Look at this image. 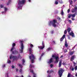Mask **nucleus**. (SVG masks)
I'll use <instances>...</instances> for the list:
<instances>
[{
  "instance_id": "nucleus-19",
  "label": "nucleus",
  "mask_w": 77,
  "mask_h": 77,
  "mask_svg": "<svg viewBox=\"0 0 77 77\" xmlns=\"http://www.w3.org/2000/svg\"><path fill=\"white\" fill-rule=\"evenodd\" d=\"M67 30L68 33H69V32H70V31H71V28H70V27L68 28Z\"/></svg>"
},
{
  "instance_id": "nucleus-18",
  "label": "nucleus",
  "mask_w": 77,
  "mask_h": 77,
  "mask_svg": "<svg viewBox=\"0 0 77 77\" xmlns=\"http://www.w3.org/2000/svg\"><path fill=\"white\" fill-rule=\"evenodd\" d=\"M17 59H18L20 58V59H21V55H20V54H19V55L17 56Z\"/></svg>"
},
{
  "instance_id": "nucleus-17",
  "label": "nucleus",
  "mask_w": 77,
  "mask_h": 77,
  "mask_svg": "<svg viewBox=\"0 0 77 77\" xmlns=\"http://www.w3.org/2000/svg\"><path fill=\"white\" fill-rule=\"evenodd\" d=\"M65 46L66 48L68 47V45L67 44V41H66V40H65Z\"/></svg>"
},
{
  "instance_id": "nucleus-21",
  "label": "nucleus",
  "mask_w": 77,
  "mask_h": 77,
  "mask_svg": "<svg viewBox=\"0 0 77 77\" xmlns=\"http://www.w3.org/2000/svg\"><path fill=\"white\" fill-rule=\"evenodd\" d=\"M61 15L63 16V15L64 14V13H63V10H61Z\"/></svg>"
},
{
  "instance_id": "nucleus-58",
  "label": "nucleus",
  "mask_w": 77,
  "mask_h": 77,
  "mask_svg": "<svg viewBox=\"0 0 77 77\" xmlns=\"http://www.w3.org/2000/svg\"><path fill=\"white\" fill-rule=\"evenodd\" d=\"M49 70H48L47 71V72L48 74V72H49Z\"/></svg>"
},
{
  "instance_id": "nucleus-56",
  "label": "nucleus",
  "mask_w": 77,
  "mask_h": 77,
  "mask_svg": "<svg viewBox=\"0 0 77 77\" xmlns=\"http://www.w3.org/2000/svg\"><path fill=\"white\" fill-rule=\"evenodd\" d=\"M9 4H10L9 2H8L7 4V5H9Z\"/></svg>"
},
{
  "instance_id": "nucleus-34",
  "label": "nucleus",
  "mask_w": 77,
  "mask_h": 77,
  "mask_svg": "<svg viewBox=\"0 0 77 77\" xmlns=\"http://www.w3.org/2000/svg\"><path fill=\"white\" fill-rule=\"evenodd\" d=\"M44 53H42V54H41V56L40 57H42L44 56Z\"/></svg>"
},
{
  "instance_id": "nucleus-37",
  "label": "nucleus",
  "mask_w": 77,
  "mask_h": 77,
  "mask_svg": "<svg viewBox=\"0 0 77 77\" xmlns=\"http://www.w3.org/2000/svg\"><path fill=\"white\" fill-rule=\"evenodd\" d=\"M67 77H71V76H70V74L69 73H68Z\"/></svg>"
},
{
  "instance_id": "nucleus-30",
  "label": "nucleus",
  "mask_w": 77,
  "mask_h": 77,
  "mask_svg": "<svg viewBox=\"0 0 77 77\" xmlns=\"http://www.w3.org/2000/svg\"><path fill=\"white\" fill-rule=\"evenodd\" d=\"M7 8H4V11L5 12H6L7 11Z\"/></svg>"
},
{
  "instance_id": "nucleus-60",
  "label": "nucleus",
  "mask_w": 77,
  "mask_h": 77,
  "mask_svg": "<svg viewBox=\"0 0 77 77\" xmlns=\"http://www.w3.org/2000/svg\"><path fill=\"white\" fill-rule=\"evenodd\" d=\"M3 67H5V64L4 65V66H3Z\"/></svg>"
},
{
  "instance_id": "nucleus-33",
  "label": "nucleus",
  "mask_w": 77,
  "mask_h": 77,
  "mask_svg": "<svg viewBox=\"0 0 77 77\" xmlns=\"http://www.w3.org/2000/svg\"><path fill=\"white\" fill-rule=\"evenodd\" d=\"M62 64L63 65H66V63L63 62L62 63Z\"/></svg>"
},
{
  "instance_id": "nucleus-45",
  "label": "nucleus",
  "mask_w": 77,
  "mask_h": 77,
  "mask_svg": "<svg viewBox=\"0 0 77 77\" xmlns=\"http://www.w3.org/2000/svg\"><path fill=\"white\" fill-rule=\"evenodd\" d=\"M69 23H71V20H69Z\"/></svg>"
},
{
  "instance_id": "nucleus-48",
  "label": "nucleus",
  "mask_w": 77,
  "mask_h": 77,
  "mask_svg": "<svg viewBox=\"0 0 77 77\" xmlns=\"http://www.w3.org/2000/svg\"><path fill=\"white\" fill-rule=\"evenodd\" d=\"M11 0H9V1L8 2L10 4L11 3Z\"/></svg>"
},
{
  "instance_id": "nucleus-62",
  "label": "nucleus",
  "mask_w": 77,
  "mask_h": 77,
  "mask_svg": "<svg viewBox=\"0 0 77 77\" xmlns=\"http://www.w3.org/2000/svg\"><path fill=\"white\" fill-rule=\"evenodd\" d=\"M68 39H70V37H68Z\"/></svg>"
},
{
  "instance_id": "nucleus-52",
  "label": "nucleus",
  "mask_w": 77,
  "mask_h": 77,
  "mask_svg": "<svg viewBox=\"0 0 77 77\" xmlns=\"http://www.w3.org/2000/svg\"><path fill=\"white\" fill-rule=\"evenodd\" d=\"M63 57V55H62L60 57V58H62Z\"/></svg>"
},
{
  "instance_id": "nucleus-10",
  "label": "nucleus",
  "mask_w": 77,
  "mask_h": 77,
  "mask_svg": "<svg viewBox=\"0 0 77 77\" xmlns=\"http://www.w3.org/2000/svg\"><path fill=\"white\" fill-rule=\"evenodd\" d=\"M15 45H16V44H15V43H13L12 45V47L11 49V51H13V50H14V49H15V47H15Z\"/></svg>"
},
{
  "instance_id": "nucleus-20",
  "label": "nucleus",
  "mask_w": 77,
  "mask_h": 77,
  "mask_svg": "<svg viewBox=\"0 0 77 77\" xmlns=\"http://www.w3.org/2000/svg\"><path fill=\"white\" fill-rule=\"evenodd\" d=\"M74 51L70 52L69 53V55H70V56L72 55V54H74Z\"/></svg>"
},
{
  "instance_id": "nucleus-22",
  "label": "nucleus",
  "mask_w": 77,
  "mask_h": 77,
  "mask_svg": "<svg viewBox=\"0 0 77 77\" xmlns=\"http://www.w3.org/2000/svg\"><path fill=\"white\" fill-rule=\"evenodd\" d=\"M76 12V10H75V9L74 8L72 9V12L73 13H74V12Z\"/></svg>"
},
{
  "instance_id": "nucleus-29",
  "label": "nucleus",
  "mask_w": 77,
  "mask_h": 77,
  "mask_svg": "<svg viewBox=\"0 0 77 77\" xmlns=\"http://www.w3.org/2000/svg\"><path fill=\"white\" fill-rule=\"evenodd\" d=\"M67 33V30H65L64 32V34L66 35Z\"/></svg>"
},
{
  "instance_id": "nucleus-59",
  "label": "nucleus",
  "mask_w": 77,
  "mask_h": 77,
  "mask_svg": "<svg viewBox=\"0 0 77 77\" xmlns=\"http://www.w3.org/2000/svg\"><path fill=\"white\" fill-rule=\"evenodd\" d=\"M28 77H31V76H30V75H28Z\"/></svg>"
},
{
  "instance_id": "nucleus-31",
  "label": "nucleus",
  "mask_w": 77,
  "mask_h": 77,
  "mask_svg": "<svg viewBox=\"0 0 77 77\" xmlns=\"http://www.w3.org/2000/svg\"><path fill=\"white\" fill-rule=\"evenodd\" d=\"M73 63L74 65V66H76V65H77V64L76 63H75L74 62H73Z\"/></svg>"
},
{
  "instance_id": "nucleus-32",
  "label": "nucleus",
  "mask_w": 77,
  "mask_h": 77,
  "mask_svg": "<svg viewBox=\"0 0 77 77\" xmlns=\"http://www.w3.org/2000/svg\"><path fill=\"white\" fill-rule=\"evenodd\" d=\"M52 43H53L54 45H55V44H56V42H55V41H53Z\"/></svg>"
},
{
  "instance_id": "nucleus-38",
  "label": "nucleus",
  "mask_w": 77,
  "mask_h": 77,
  "mask_svg": "<svg viewBox=\"0 0 77 77\" xmlns=\"http://www.w3.org/2000/svg\"><path fill=\"white\" fill-rule=\"evenodd\" d=\"M74 8L76 10H77V6L76 7V6H75L74 7Z\"/></svg>"
},
{
  "instance_id": "nucleus-42",
  "label": "nucleus",
  "mask_w": 77,
  "mask_h": 77,
  "mask_svg": "<svg viewBox=\"0 0 77 77\" xmlns=\"http://www.w3.org/2000/svg\"><path fill=\"white\" fill-rule=\"evenodd\" d=\"M75 70H77V66H76L75 67Z\"/></svg>"
},
{
  "instance_id": "nucleus-23",
  "label": "nucleus",
  "mask_w": 77,
  "mask_h": 77,
  "mask_svg": "<svg viewBox=\"0 0 77 77\" xmlns=\"http://www.w3.org/2000/svg\"><path fill=\"white\" fill-rule=\"evenodd\" d=\"M30 44V47L31 48H32V47H33V45H32V44H31L30 43L29 44Z\"/></svg>"
},
{
  "instance_id": "nucleus-63",
  "label": "nucleus",
  "mask_w": 77,
  "mask_h": 77,
  "mask_svg": "<svg viewBox=\"0 0 77 77\" xmlns=\"http://www.w3.org/2000/svg\"><path fill=\"white\" fill-rule=\"evenodd\" d=\"M75 76H76V77H77V74H76L75 75Z\"/></svg>"
},
{
  "instance_id": "nucleus-6",
  "label": "nucleus",
  "mask_w": 77,
  "mask_h": 77,
  "mask_svg": "<svg viewBox=\"0 0 77 77\" xmlns=\"http://www.w3.org/2000/svg\"><path fill=\"white\" fill-rule=\"evenodd\" d=\"M10 58L11 60H12V59H13V60H18V58H17V56H10Z\"/></svg>"
},
{
  "instance_id": "nucleus-39",
  "label": "nucleus",
  "mask_w": 77,
  "mask_h": 77,
  "mask_svg": "<svg viewBox=\"0 0 77 77\" xmlns=\"http://www.w3.org/2000/svg\"><path fill=\"white\" fill-rule=\"evenodd\" d=\"M70 5H72V1L71 0L70 1Z\"/></svg>"
},
{
  "instance_id": "nucleus-12",
  "label": "nucleus",
  "mask_w": 77,
  "mask_h": 77,
  "mask_svg": "<svg viewBox=\"0 0 77 77\" xmlns=\"http://www.w3.org/2000/svg\"><path fill=\"white\" fill-rule=\"evenodd\" d=\"M66 36V35H63V36L62 37L60 38V41L62 42L63 41V39H64L65 38Z\"/></svg>"
},
{
  "instance_id": "nucleus-13",
  "label": "nucleus",
  "mask_w": 77,
  "mask_h": 77,
  "mask_svg": "<svg viewBox=\"0 0 77 77\" xmlns=\"http://www.w3.org/2000/svg\"><path fill=\"white\" fill-rule=\"evenodd\" d=\"M19 66H20V67L21 68V69H20L19 70V72H22V68H23V66L21 65V64H19Z\"/></svg>"
},
{
  "instance_id": "nucleus-57",
  "label": "nucleus",
  "mask_w": 77,
  "mask_h": 77,
  "mask_svg": "<svg viewBox=\"0 0 77 77\" xmlns=\"http://www.w3.org/2000/svg\"><path fill=\"white\" fill-rule=\"evenodd\" d=\"M23 50H22V49H21V53H23Z\"/></svg>"
},
{
  "instance_id": "nucleus-44",
  "label": "nucleus",
  "mask_w": 77,
  "mask_h": 77,
  "mask_svg": "<svg viewBox=\"0 0 77 77\" xmlns=\"http://www.w3.org/2000/svg\"><path fill=\"white\" fill-rule=\"evenodd\" d=\"M53 64H51L50 65V66H51V68H52L53 67Z\"/></svg>"
},
{
  "instance_id": "nucleus-5",
  "label": "nucleus",
  "mask_w": 77,
  "mask_h": 77,
  "mask_svg": "<svg viewBox=\"0 0 77 77\" xmlns=\"http://www.w3.org/2000/svg\"><path fill=\"white\" fill-rule=\"evenodd\" d=\"M42 46H38V48H40V50H43L44 47H45V44L44 42V41L42 42Z\"/></svg>"
},
{
  "instance_id": "nucleus-61",
  "label": "nucleus",
  "mask_w": 77,
  "mask_h": 77,
  "mask_svg": "<svg viewBox=\"0 0 77 77\" xmlns=\"http://www.w3.org/2000/svg\"><path fill=\"white\" fill-rule=\"evenodd\" d=\"M29 2H31V1L30 0H28Z\"/></svg>"
},
{
  "instance_id": "nucleus-47",
  "label": "nucleus",
  "mask_w": 77,
  "mask_h": 77,
  "mask_svg": "<svg viewBox=\"0 0 77 77\" xmlns=\"http://www.w3.org/2000/svg\"><path fill=\"white\" fill-rule=\"evenodd\" d=\"M3 6H4L3 5H1V8H3Z\"/></svg>"
},
{
  "instance_id": "nucleus-14",
  "label": "nucleus",
  "mask_w": 77,
  "mask_h": 77,
  "mask_svg": "<svg viewBox=\"0 0 77 77\" xmlns=\"http://www.w3.org/2000/svg\"><path fill=\"white\" fill-rule=\"evenodd\" d=\"M69 35H71L72 37H75V36H74V32H73L72 31L71 32H70L69 33Z\"/></svg>"
},
{
  "instance_id": "nucleus-7",
  "label": "nucleus",
  "mask_w": 77,
  "mask_h": 77,
  "mask_svg": "<svg viewBox=\"0 0 77 77\" xmlns=\"http://www.w3.org/2000/svg\"><path fill=\"white\" fill-rule=\"evenodd\" d=\"M72 17V18H74L75 17V14H70L69 15L68 18H71V17Z\"/></svg>"
},
{
  "instance_id": "nucleus-46",
  "label": "nucleus",
  "mask_w": 77,
  "mask_h": 77,
  "mask_svg": "<svg viewBox=\"0 0 77 77\" xmlns=\"http://www.w3.org/2000/svg\"><path fill=\"white\" fill-rule=\"evenodd\" d=\"M74 70V67H73L72 69V71H73Z\"/></svg>"
},
{
  "instance_id": "nucleus-15",
  "label": "nucleus",
  "mask_w": 77,
  "mask_h": 77,
  "mask_svg": "<svg viewBox=\"0 0 77 77\" xmlns=\"http://www.w3.org/2000/svg\"><path fill=\"white\" fill-rule=\"evenodd\" d=\"M20 42L21 43V49L23 50V48H24V46H23V41H21Z\"/></svg>"
},
{
  "instance_id": "nucleus-3",
  "label": "nucleus",
  "mask_w": 77,
  "mask_h": 77,
  "mask_svg": "<svg viewBox=\"0 0 77 77\" xmlns=\"http://www.w3.org/2000/svg\"><path fill=\"white\" fill-rule=\"evenodd\" d=\"M57 23V21L56 20H53L52 21H50L49 23V26H51V24H52L53 27H56L57 26L56 23Z\"/></svg>"
},
{
  "instance_id": "nucleus-55",
  "label": "nucleus",
  "mask_w": 77,
  "mask_h": 77,
  "mask_svg": "<svg viewBox=\"0 0 77 77\" xmlns=\"http://www.w3.org/2000/svg\"><path fill=\"white\" fill-rule=\"evenodd\" d=\"M12 68H15V66H12Z\"/></svg>"
},
{
  "instance_id": "nucleus-24",
  "label": "nucleus",
  "mask_w": 77,
  "mask_h": 77,
  "mask_svg": "<svg viewBox=\"0 0 77 77\" xmlns=\"http://www.w3.org/2000/svg\"><path fill=\"white\" fill-rule=\"evenodd\" d=\"M57 0H56L55 2V5H57L58 4V2H57Z\"/></svg>"
},
{
  "instance_id": "nucleus-26",
  "label": "nucleus",
  "mask_w": 77,
  "mask_h": 77,
  "mask_svg": "<svg viewBox=\"0 0 77 77\" xmlns=\"http://www.w3.org/2000/svg\"><path fill=\"white\" fill-rule=\"evenodd\" d=\"M59 2H60V3H62L63 2L62 1V0H58Z\"/></svg>"
},
{
  "instance_id": "nucleus-64",
  "label": "nucleus",
  "mask_w": 77,
  "mask_h": 77,
  "mask_svg": "<svg viewBox=\"0 0 77 77\" xmlns=\"http://www.w3.org/2000/svg\"><path fill=\"white\" fill-rule=\"evenodd\" d=\"M21 77H24V76H23V75H22L21 76Z\"/></svg>"
},
{
  "instance_id": "nucleus-50",
  "label": "nucleus",
  "mask_w": 77,
  "mask_h": 77,
  "mask_svg": "<svg viewBox=\"0 0 77 77\" xmlns=\"http://www.w3.org/2000/svg\"><path fill=\"white\" fill-rule=\"evenodd\" d=\"M50 50H51V49L50 48H48V51H50Z\"/></svg>"
},
{
  "instance_id": "nucleus-25",
  "label": "nucleus",
  "mask_w": 77,
  "mask_h": 77,
  "mask_svg": "<svg viewBox=\"0 0 77 77\" xmlns=\"http://www.w3.org/2000/svg\"><path fill=\"white\" fill-rule=\"evenodd\" d=\"M30 72H32V74H33H33H35L34 73V72H34V71H33V70H30Z\"/></svg>"
},
{
  "instance_id": "nucleus-36",
  "label": "nucleus",
  "mask_w": 77,
  "mask_h": 77,
  "mask_svg": "<svg viewBox=\"0 0 77 77\" xmlns=\"http://www.w3.org/2000/svg\"><path fill=\"white\" fill-rule=\"evenodd\" d=\"M25 62V60L24 59H23V63H24Z\"/></svg>"
},
{
  "instance_id": "nucleus-41",
  "label": "nucleus",
  "mask_w": 77,
  "mask_h": 77,
  "mask_svg": "<svg viewBox=\"0 0 77 77\" xmlns=\"http://www.w3.org/2000/svg\"><path fill=\"white\" fill-rule=\"evenodd\" d=\"M67 50L66 49H65L64 50V52L65 53H66V52L67 51Z\"/></svg>"
},
{
  "instance_id": "nucleus-16",
  "label": "nucleus",
  "mask_w": 77,
  "mask_h": 77,
  "mask_svg": "<svg viewBox=\"0 0 77 77\" xmlns=\"http://www.w3.org/2000/svg\"><path fill=\"white\" fill-rule=\"evenodd\" d=\"M62 60H60L58 66L59 67H61V66H62Z\"/></svg>"
},
{
  "instance_id": "nucleus-27",
  "label": "nucleus",
  "mask_w": 77,
  "mask_h": 77,
  "mask_svg": "<svg viewBox=\"0 0 77 77\" xmlns=\"http://www.w3.org/2000/svg\"><path fill=\"white\" fill-rule=\"evenodd\" d=\"M54 72V71L53 70H51L50 71H49V73L50 74H51V72Z\"/></svg>"
},
{
  "instance_id": "nucleus-40",
  "label": "nucleus",
  "mask_w": 77,
  "mask_h": 77,
  "mask_svg": "<svg viewBox=\"0 0 77 77\" xmlns=\"http://www.w3.org/2000/svg\"><path fill=\"white\" fill-rule=\"evenodd\" d=\"M68 13H69V12H70V9H69L67 11Z\"/></svg>"
},
{
  "instance_id": "nucleus-51",
  "label": "nucleus",
  "mask_w": 77,
  "mask_h": 77,
  "mask_svg": "<svg viewBox=\"0 0 77 77\" xmlns=\"http://www.w3.org/2000/svg\"><path fill=\"white\" fill-rule=\"evenodd\" d=\"M58 18L59 20V21H60L61 20V19H60V17H58Z\"/></svg>"
},
{
  "instance_id": "nucleus-11",
  "label": "nucleus",
  "mask_w": 77,
  "mask_h": 77,
  "mask_svg": "<svg viewBox=\"0 0 77 77\" xmlns=\"http://www.w3.org/2000/svg\"><path fill=\"white\" fill-rule=\"evenodd\" d=\"M75 57H76L75 55H73L70 58V61H72V60H73Z\"/></svg>"
},
{
  "instance_id": "nucleus-49",
  "label": "nucleus",
  "mask_w": 77,
  "mask_h": 77,
  "mask_svg": "<svg viewBox=\"0 0 77 77\" xmlns=\"http://www.w3.org/2000/svg\"><path fill=\"white\" fill-rule=\"evenodd\" d=\"M41 58H42V57H40L39 58V60H41Z\"/></svg>"
},
{
  "instance_id": "nucleus-43",
  "label": "nucleus",
  "mask_w": 77,
  "mask_h": 77,
  "mask_svg": "<svg viewBox=\"0 0 77 77\" xmlns=\"http://www.w3.org/2000/svg\"><path fill=\"white\" fill-rule=\"evenodd\" d=\"M51 34H53V33H54V31H52L51 32Z\"/></svg>"
},
{
  "instance_id": "nucleus-1",
  "label": "nucleus",
  "mask_w": 77,
  "mask_h": 77,
  "mask_svg": "<svg viewBox=\"0 0 77 77\" xmlns=\"http://www.w3.org/2000/svg\"><path fill=\"white\" fill-rule=\"evenodd\" d=\"M29 54L30 55V56H29V58L30 59V60H31V63H34V59H36V57L33 55V52L32 51V49L31 48H29Z\"/></svg>"
},
{
  "instance_id": "nucleus-2",
  "label": "nucleus",
  "mask_w": 77,
  "mask_h": 77,
  "mask_svg": "<svg viewBox=\"0 0 77 77\" xmlns=\"http://www.w3.org/2000/svg\"><path fill=\"white\" fill-rule=\"evenodd\" d=\"M52 57L53 58H51L50 59L49 61L48 62V63H49V64L51 63H52V62H53V59H55V61L54 62V63H57L58 62V56L57 57L56 55H52Z\"/></svg>"
},
{
  "instance_id": "nucleus-54",
  "label": "nucleus",
  "mask_w": 77,
  "mask_h": 77,
  "mask_svg": "<svg viewBox=\"0 0 77 77\" xmlns=\"http://www.w3.org/2000/svg\"><path fill=\"white\" fill-rule=\"evenodd\" d=\"M18 69H16V72H18Z\"/></svg>"
},
{
  "instance_id": "nucleus-8",
  "label": "nucleus",
  "mask_w": 77,
  "mask_h": 77,
  "mask_svg": "<svg viewBox=\"0 0 77 77\" xmlns=\"http://www.w3.org/2000/svg\"><path fill=\"white\" fill-rule=\"evenodd\" d=\"M24 2H25V0H22L21 1H19L18 3L19 5H22V4H24Z\"/></svg>"
},
{
  "instance_id": "nucleus-4",
  "label": "nucleus",
  "mask_w": 77,
  "mask_h": 77,
  "mask_svg": "<svg viewBox=\"0 0 77 77\" xmlns=\"http://www.w3.org/2000/svg\"><path fill=\"white\" fill-rule=\"evenodd\" d=\"M64 72V70L62 68H60L58 70V75L59 77H61L62 75V74Z\"/></svg>"
},
{
  "instance_id": "nucleus-9",
  "label": "nucleus",
  "mask_w": 77,
  "mask_h": 77,
  "mask_svg": "<svg viewBox=\"0 0 77 77\" xmlns=\"http://www.w3.org/2000/svg\"><path fill=\"white\" fill-rule=\"evenodd\" d=\"M16 50L14 51H11L13 54H18V52L16 51L17 49H16Z\"/></svg>"
},
{
  "instance_id": "nucleus-53",
  "label": "nucleus",
  "mask_w": 77,
  "mask_h": 77,
  "mask_svg": "<svg viewBox=\"0 0 77 77\" xmlns=\"http://www.w3.org/2000/svg\"><path fill=\"white\" fill-rule=\"evenodd\" d=\"M72 21H74V18H72Z\"/></svg>"
},
{
  "instance_id": "nucleus-28",
  "label": "nucleus",
  "mask_w": 77,
  "mask_h": 77,
  "mask_svg": "<svg viewBox=\"0 0 77 77\" xmlns=\"http://www.w3.org/2000/svg\"><path fill=\"white\" fill-rule=\"evenodd\" d=\"M30 67L31 68H33V67H34V66L33 65H32L31 64H30Z\"/></svg>"
},
{
  "instance_id": "nucleus-35",
  "label": "nucleus",
  "mask_w": 77,
  "mask_h": 77,
  "mask_svg": "<svg viewBox=\"0 0 77 77\" xmlns=\"http://www.w3.org/2000/svg\"><path fill=\"white\" fill-rule=\"evenodd\" d=\"M8 63H11V60H8L7 61Z\"/></svg>"
}]
</instances>
